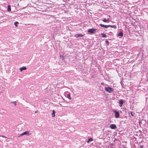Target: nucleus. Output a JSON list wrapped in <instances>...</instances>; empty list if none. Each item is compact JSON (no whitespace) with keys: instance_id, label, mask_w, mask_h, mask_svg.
Returning <instances> with one entry per match:
<instances>
[{"instance_id":"nucleus-1","label":"nucleus","mask_w":148,"mask_h":148,"mask_svg":"<svg viewBox=\"0 0 148 148\" xmlns=\"http://www.w3.org/2000/svg\"><path fill=\"white\" fill-rule=\"evenodd\" d=\"M105 89L106 91L109 93H111L114 91L113 89L110 87H105Z\"/></svg>"},{"instance_id":"nucleus-2","label":"nucleus","mask_w":148,"mask_h":148,"mask_svg":"<svg viewBox=\"0 0 148 148\" xmlns=\"http://www.w3.org/2000/svg\"><path fill=\"white\" fill-rule=\"evenodd\" d=\"M97 29L95 28H92L89 29L88 30V32L90 33L91 34H94L95 33V32L96 31Z\"/></svg>"},{"instance_id":"nucleus-3","label":"nucleus","mask_w":148,"mask_h":148,"mask_svg":"<svg viewBox=\"0 0 148 148\" xmlns=\"http://www.w3.org/2000/svg\"><path fill=\"white\" fill-rule=\"evenodd\" d=\"M114 112L115 113V117L116 118H119V112L116 110L114 111Z\"/></svg>"},{"instance_id":"nucleus-4","label":"nucleus","mask_w":148,"mask_h":148,"mask_svg":"<svg viewBox=\"0 0 148 148\" xmlns=\"http://www.w3.org/2000/svg\"><path fill=\"white\" fill-rule=\"evenodd\" d=\"M110 127L112 129H115L116 128V127L115 124H112L110 126Z\"/></svg>"},{"instance_id":"nucleus-5","label":"nucleus","mask_w":148,"mask_h":148,"mask_svg":"<svg viewBox=\"0 0 148 148\" xmlns=\"http://www.w3.org/2000/svg\"><path fill=\"white\" fill-rule=\"evenodd\" d=\"M29 132L25 131V132L23 133L22 134H21L20 135V136H22L24 135H27L28 134V135H29Z\"/></svg>"},{"instance_id":"nucleus-6","label":"nucleus","mask_w":148,"mask_h":148,"mask_svg":"<svg viewBox=\"0 0 148 148\" xmlns=\"http://www.w3.org/2000/svg\"><path fill=\"white\" fill-rule=\"evenodd\" d=\"M100 26L101 27H104L105 28H108V27H109V25H105L101 24H100Z\"/></svg>"},{"instance_id":"nucleus-7","label":"nucleus","mask_w":148,"mask_h":148,"mask_svg":"<svg viewBox=\"0 0 148 148\" xmlns=\"http://www.w3.org/2000/svg\"><path fill=\"white\" fill-rule=\"evenodd\" d=\"M75 36L76 37H82L84 36V35L81 34H75Z\"/></svg>"},{"instance_id":"nucleus-8","label":"nucleus","mask_w":148,"mask_h":148,"mask_svg":"<svg viewBox=\"0 0 148 148\" xmlns=\"http://www.w3.org/2000/svg\"><path fill=\"white\" fill-rule=\"evenodd\" d=\"M123 101L122 99L120 100L119 101V103L120 104V106L121 107L122 106L123 104Z\"/></svg>"},{"instance_id":"nucleus-9","label":"nucleus","mask_w":148,"mask_h":148,"mask_svg":"<svg viewBox=\"0 0 148 148\" xmlns=\"http://www.w3.org/2000/svg\"><path fill=\"white\" fill-rule=\"evenodd\" d=\"M108 16L109 17V18H108L107 19L105 18L103 20V21L104 22H106L107 21H108V20L110 19V16L109 15Z\"/></svg>"},{"instance_id":"nucleus-10","label":"nucleus","mask_w":148,"mask_h":148,"mask_svg":"<svg viewBox=\"0 0 148 148\" xmlns=\"http://www.w3.org/2000/svg\"><path fill=\"white\" fill-rule=\"evenodd\" d=\"M26 69V68L24 66L20 68V71L21 72L23 70H25Z\"/></svg>"},{"instance_id":"nucleus-11","label":"nucleus","mask_w":148,"mask_h":148,"mask_svg":"<svg viewBox=\"0 0 148 148\" xmlns=\"http://www.w3.org/2000/svg\"><path fill=\"white\" fill-rule=\"evenodd\" d=\"M51 115L53 117H54L55 116V112L54 110H52V112L51 113Z\"/></svg>"},{"instance_id":"nucleus-12","label":"nucleus","mask_w":148,"mask_h":148,"mask_svg":"<svg viewBox=\"0 0 148 148\" xmlns=\"http://www.w3.org/2000/svg\"><path fill=\"white\" fill-rule=\"evenodd\" d=\"M109 27H110L112 28H113L115 29H116L117 28L116 26L115 25H109Z\"/></svg>"},{"instance_id":"nucleus-13","label":"nucleus","mask_w":148,"mask_h":148,"mask_svg":"<svg viewBox=\"0 0 148 148\" xmlns=\"http://www.w3.org/2000/svg\"><path fill=\"white\" fill-rule=\"evenodd\" d=\"M8 11L10 12L11 10V8H10V5H8V8L7 9Z\"/></svg>"},{"instance_id":"nucleus-14","label":"nucleus","mask_w":148,"mask_h":148,"mask_svg":"<svg viewBox=\"0 0 148 148\" xmlns=\"http://www.w3.org/2000/svg\"><path fill=\"white\" fill-rule=\"evenodd\" d=\"M93 140V139L91 138H89L88 141H87V143H89L90 142H91V141H92Z\"/></svg>"},{"instance_id":"nucleus-15","label":"nucleus","mask_w":148,"mask_h":148,"mask_svg":"<svg viewBox=\"0 0 148 148\" xmlns=\"http://www.w3.org/2000/svg\"><path fill=\"white\" fill-rule=\"evenodd\" d=\"M119 36H120L121 37H122L123 36V33L121 32H119Z\"/></svg>"},{"instance_id":"nucleus-16","label":"nucleus","mask_w":148,"mask_h":148,"mask_svg":"<svg viewBox=\"0 0 148 148\" xmlns=\"http://www.w3.org/2000/svg\"><path fill=\"white\" fill-rule=\"evenodd\" d=\"M67 97L68 98V99H71V97L70 94V93H69V94H68L67 95Z\"/></svg>"},{"instance_id":"nucleus-17","label":"nucleus","mask_w":148,"mask_h":148,"mask_svg":"<svg viewBox=\"0 0 148 148\" xmlns=\"http://www.w3.org/2000/svg\"><path fill=\"white\" fill-rule=\"evenodd\" d=\"M101 35L103 37H106V35L103 33H102Z\"/></svg>"},{"instance_id":"nucleus-18","label":"nucleus","mask_w":148,"mask_h":148,"mask_svg":"<svg viewBox=\"0 0 148 148\" xmlns=\"http://www.w3.org/2000/svg\"><path fill=\"white\" fill-rule=\"evenodd\" d=\"M18 24V22L16 21L14 22V25L16 27L17 26V24Z\"/></svg>"},{"instance_id":"nucleus-19","label":"nucleus","mask_w":148,"mask_h":148,"mask_svg":"<svg viewBox=\"0 0 148 148\" xmlns=\"http://www.w3.org/2000/svg\"><path fill=\"white\" fill-rule=\"evenodd\" d=\"M60 58H62V59L63 60V56L60 55Z\"/></svg>"},{"instance_id":"nucleus-20","label":"nucleus","mask_w":148,"mask_h":148,"mask_svg":"<svg viewBox=\"0 0 148 148\" xmlns=\"http://www.w3.org/2000/svg\"><path fill=\"white\" fill-rule=\"evenodd\" d=\"M106 43L107 44H108L109 43V42L108 40H106Z\"/></svg>"},{"instance_id":"nucleus-21","label":"nucleus","mask_w":148,"mask_h":148,"mask_svg":"<svg viewBox=\"0 0 148 148\" xmlns=\"http://www.w3.org/2000/svg\"><path fill=\"white\" fill-rule=\"evenodd\" d=\"M1 136L3 138H6V137H5V136Z\"/></svg>"},{"instance_id":"nucleus-22","label":"nucleus","mask_w":148,"mask_h":148,"mask_svg":"<svg viewBox=\"0 0 148 148\" xmlns=\"http://www.w3.org/2000/svg\"><path fill=\"white\" fill-rule=\"evenodd\" d=\"M140 148H143V147L142 145H141L140 146Z\"/></svg>"},{"instance_id":"nucleus-23","label":"nucleus","mask_w":148,"mask_h":148,"mask_svg":"<svg viewBox=\"0 0 148 148\" xmlns=\"http://www.w3.org/2000/svg\"><path fill=\"white\" fill-rule=\"evenodd\" d=\"M131 114L132 115V116H133L134 115L133 114H132V112H131Z\"/></svg>"},{"instance_id":"nucleus-24","label":"nucleus","mask_w":148,"mask_h":148,"mask_svg":"<svg viewBox=\"0 0 148 148\" xmlns=\"http://www.w3.org/2000/svg\"><path fill=\"white\" fill-rule=\"evenodd\" d=\"M104 84V83L103 82H102L101 83V85H103Z\"/></svg>"},{"instance_id":"nucleus-25","label":"nucleus","mask_w":148,"mask_h":148,"mask_svg":"<svg viewBox=\"0 0 148 148\" xmlns=\"http://www.w3.org/2000/svg\"><path fill=\"white\" fill-rule=\"evenodd\" d=\"M14 104H15V105H16V103H14Z\"/></svg>"},{"instance_id":"nucleus-26","label":"nucleus","mask_w":148,"mask_h":148,"mask_svg":"<svg viewBox=\"0 0 148 148\" xmlns=\"http://www.w3.org/2000/svg\"><path fill=\"white\" fill-rule=\"evenodd\" d=\"M14 104H15V105H16V103H14Z\"/></svg>"}]
</instances>
